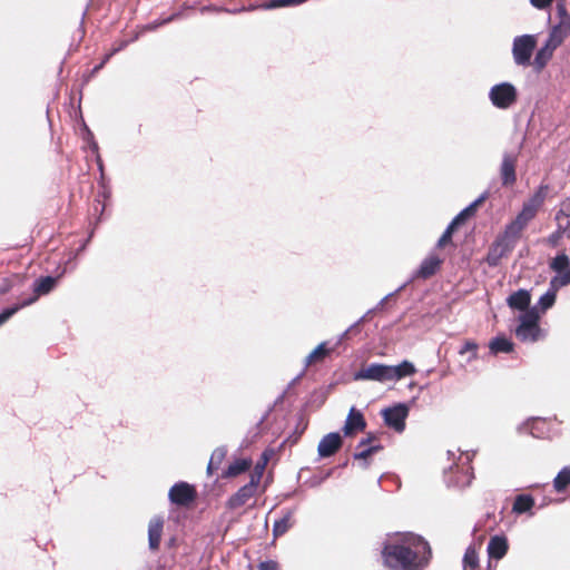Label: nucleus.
Instances as JSON below:
<instances>
[{
	"instance_id": "1",
	"label": "nucleus",
	"mask_w": 570,
	"mask_h": 570,
	"mask_svg": "<svg viewBox=\"0 0 570 570\" xmlns=\"http://www.w3.org/2000/svg\"><path fill=\"white\" fill-rule=\"evenodd\" d=\"M431 558L429 542L412 532L397 534L382 549L383 563L391 570H422Z\"/></svg>"
},
{
	"instance_id": "2",
	"label": "nucleus",
	"mask_w": 570,
	"mask_h": 570,
	"mask_svg": "<svg viewBox=\"0 0 570 570\" xmlns=\"http://www.w3.org/2000/svg\"><path fill=\"white\" fill-rule=\"evenodd\" d=\"M550 190V186L548 184H541L534 194L523 203L520 213L517 217L509 223L505 227L512 230L518 236H522V232L525 229L528 224L534 219L540 208L543 206L548 194Z\"/></svg>"
},
{
	"instance_id": "3",
	"label": "nucleus",
	"mask_w": 570,
	"mask_h": 570,
	"mask_svg": "<svg viewBox=\"0 0 570 570\" xmlns=\"http://www.w3.org/2000/svg\"><path fill=\"white\" fill-rule=\"evenodd\" d=\"M520 238V236L505 227L489 247L485 257L487 264L492 267L498 266L502 258L508 257L512 253Z\"/></svg>"
},
{
	"instance_id": "4",
	"label": "nucleus",
	"mask_w": 570,
	"mask_h": 570,
	"mask_svg": "<svg viewBox=\"0 0 570 570\" xmlns=\"http://www.w3.org/2000/svg\"><path fill=\"white\" fill-rule=\"evenodd\" d=\"M489 98L494 107L508 109L517 102L518 92L513 85L502 82L490 89Z\"/></svg>"
},
{
	"instance_id": "5",
	"label": "nucleus",
	"mask_w": 570,
	"mask_h": 570,
	"mask_svg": "<svg viewBox=\"0 0 570 570\" xmlns=\"http://www.w3.org/2000/svg\"><path fill=\"white\" fill-rule=\"evenodd\" d=\"M537 46V39L532 35L517 37L513 41V58L517 65L528 66Z\"/></svg>"
},
{
	"instance_id": "6",
	"label": "nucleus",
	"mask_w": 570,
	"mask_h": 570,
	"mask_svg": "<svg viewBox=\"0 0 570 570\" xmlns=\"http://www.w3.org/2000/svg\"><path fill=\"white\" fill-rule=\"evenodd\" d=\"M539 317L535 312H527L520 320V325L515 330L517 337L522 342H534L539 338L540 327Z\"/></svg>"
},
{
	"instance_id": "7",
	"label": "nucleus",
	"mask_w": 570,
	"mask_h": 570,
	"mask_svg": "<svg viewBox=\"0 0 570 570\" xmlns=\"http://www.w3.org/2000/svg\"><path fill=\"white\" fill-rule=\"evenodd\" d=\"M168 498L176 505L189 507L197 499V491L194 485L180 481L170 488Z\"/></svg>"
},
{
	"instance_id": "8",
	"label": "nucleus",
	"mask_w": 570,
	"mask_h": 570,
	"mask_svg": "<svg viewBox=\"0 0 570 570\" xmlns=\"http://www.w3.org/2000/svg\"><path fill=\"white\" fill-rule=\"evenodd\" d=\"M570 284V268L564 275H556L551 278L548 291L540 297L539 307L542 312L551 308L557 299V293L560 288Z\"/></svg>"
},
{
	"instance_id": "9",
	"label": "nucleus",
	"mask_w": 570,
	"mask_h": 570,
	"mask_svg": "<svg viewBox=\"0 0 570 570\" xmlns=\"http://www.w3.org/2000/svg\"><path fill=\"white\" fill-rule=\"evenodd\" d=\"M407 414L409 409L404 404H397L382 411V417L385 425L393 429L397 433L404 431Z\"/></svg>"
},
{
	"instance_id": "10",
	"label": "nucleus",
	"mask_w": 570,
	"mask_h": 570,
	"mask_svg": "<svg viewBox=\"0 0 570 570\" xmlns=\"http://www.w3.org/2000/svg\"><path fill=\"white\" fill-rule=\"evenodd\" d=\"M356 380H365V381H376V382H390L392 381L391 376V365L372 363L367 366L362 367L356 374Z\"/></svg>"
},
{
	"instance_id": "11",
	"label": "nucleus",
	"mask_w": 570,
	"mask_h": 570,
	"mask_svg": "<svg viewBox=\"0 0 570 570\" xmlns=\"http://www.w3.org/2000/svg\"><path fill=\"white\" fill-rule=\"evenodd\" d=\"M258 487L254 484V482H248L245 485L240 487L233 495L228 498L225 503L226 509L236 510L253 499L257 493Z\"/></svg>"
},
{
	"instance_id": "12",
	"label": "nucleus",
	"mask_w": 570,
	"mask_h": 570,
	"mask_svg": "<svg viewBox=\"0 0 570 570\" xmlns=\"http://www.w3.org/2000/svg\"><path fill=\"white\" fill-rule=\"evenodd\" d=\"M517 163H518V155L505 153L502 158V163L500 166V177L502 185L508 187L512 186L517 181Z\"/></svg>"
},
{
	"instance_id": "13",
	"label": "nucleus",
	"mask_w": 570,
	"mask_h": 570,
	"mask_svg": "<svg viewBox=\"0 0 570 570\" xmlns=\"http://www.w3.org/2000/svg\"><path fill=\"white\" fill-rule=\"evenodd\" d=\"M365 429L366 420L363 413L355 407H351L342 429L344 435L354 436L357 433L364 432Z\"/></svg>"
},
{
	"instance_id": "14",
	"label": "nucleus",
	"mask_w": 570,
	"mask_h": 570,
	"mask_svg": "<svg viewBox=\"0 0 570 570\" xmlns=\"http://www.w3.org/2000/svg\"><path fill=\"white\" fill-rule=\"evenodd\" d=\"M343 445V440L340 433L332 432L324 435L318 445L317 452L321 458H330L337 453Z\"/></svg>"
},
{
	"instance_id": "15",
	"label": "nucleus",
	"mask_w": 570,
	"mask_h": 570,
	"mask_svg": "<svg viewBox=\"0 0 570 570\" xmlns=\"http://www.w3.org/2000/svg\"><path fill=\"white\" fill-rule=\"evenodd\" d=\"M58 277L45 276L33 283V295L21 301L22 305L33 304L40 296L49 294L56 286Z\"/></svg>"
},
{
	"instance_id": "16",
	"label": "nucleus",
	"mask_w": 570,
	"mask_h": 570,
	"mask_svg": "<svg viewBox=\"0 0 570 570\" xmlns=\"http://www.w3.org/2000/svg\"><path fill=\"white\" fill-rule=\"evenodd\" d=\"M253 466V461L249 458H238L230 462L227 469L222 473L223 479H233L247 471Z\"/></svg>"
},
{
	"instance_id": "17",
	"label": "nucleus",
	"mask_w": 570,
	"mask_h": 570,
	"mask_svg": "<svg viewBox=\"0 0 570 570\" xmlns=\"http://www.w3.org/2000/svg\"><path fill=\"white\" fill-rule=\"evenodd\" d=\"M164 520L160 517L153 518L148 524V542L149 548L154 551L159 549Z\"/></svg>"
},
{
	"instance_id": "18",
	"label": "nucleus",
	"mask_w": 570,
	"mask_h": 570,
	"mask_svg": "<svg viewBox=\"0 0 570 570\" xmlns=\"http://www.w3.org/2000/svg\"><path fill=\"white\" fill-rule=\"evenodd\" d=\"M509 546L505 537L494 535L490 539L488 544L489 558L500 560L508 552Z\"/></svg>"
},
{
	"instance_id": "19",
	"label": "nucleus",
	"mask_w": 570,
	"mask_h": 570,
	"mask_svg": "<svg viewBox=\"0 0 570 570\" xmlns=\"http://www.w3.org/2000/svg\"><path fill=\"white\" fill-rule=\"evenodd\" d=\"M569 33L570 24L568 23V21H559L554 27H552L547 42L558 48L559 46L562 45V42L569 36Z\"/></svg>"
},
{
	"instance_id": "20",
	"label": "nucleus",
	"mask_w": 570,
	"mask_h": 570,
	"mask_svg": "<svg viewBox=\"0 0 570 570\" xmlns=\"http://www.w3.org/2000/svg\"><path fill=\"white\" fill-rule=\"evenodd\" d=\"M441 264H442V259H440L435 255H431V256L426 257L422 262V264L416 273L417 277H421L424 279L430 278L439 271Z\"/></svg>"
},
{
	"instance_id": "21",
	"label": "nucleus",
	"mask_w": 570,
	"mask_h": 570,
	"mask_svg": "<svg viewBox=\"0 0 570 570\" xmlns=\"http://www.w3.org/2000/svg\"><path fill=\"white\" fill-rule=\"evenodd\" d=\"M530 302V293L525 289H519L512 293L508 298L509 306L519 311H525L529 307Z\"/></svg>"
},
{
	"instance_id": "22",
	"label": "nucleus",
	"mask_w": 570,
	"mask_h": 570,
	"mask_svg": "<svg viewBox=\"0 0 570 570\" xmlns=\"http://www.w3.org/2000/svg\"><path fill=\"white\" fill-rule=\"evenodd\" d=\"M331 350L327 347L325 342L318 344L305 358V366H312L318 363H323L324 360L330 355Z\"/></svg>"
},
{
	"instance_id": "23",
	"label": "nucleus",
	"mask_w": 570,
	"mask_h": 570,
	"mask_svg": "<svg viewBox=\"0 0 570 570\" xmlns=\"http://www.w3.org/2000/svg\"><path fill=\"white\" fill-rule=\"evenodd\" d=\"M549 267L551 271L557 273V275H564L570 269V258L566 254V252H560L557 254L554 258H552L549 263Z\"/></svg>"
},
{
	"instance_id": "24",
	"label": "nucleus",
	"mask_w": 570,
	"mask_h": 570,
	"mask_svg": "<svg viewBox=\"0 0 570 570\" xmlns=\"http://www.w3.org/2000/svg\"><path fill=\"white\" fill-rule=\"evenodd\" d=\"M293 512L287 511L284 517L279 520H276L273 525V535L274 539H277L284 535L292 527H293Z\"/></svg>"
},
{
	"instance_id": "25",
	"label": "nucleus",
	"mask_w": 570,
	"mask_h": 570,
	"mask_svg": "<svg viewBox=\"0 0 570 570\" xmlns=\"http://www.w3.org/2000/svg\"><path fill=\"white\" fill-rule=\"evenodd\" d=\"M556 49V47L546 42V45L537 52L533 63L538 70H541L547 66Z\"/></svg>"
},
{
	"instance_id": "26",
	"label": "nucleus",
	"mask_w": 570,
	"mask_h": 570,
	"mask_svg": "<svg viewBox=\"0 0 570 570\" xmlns=\"http://www.w3.org/2000/svg\"><path fill=\"white\" fill-rule=\"evenodd\" d=\"M416 372L414 365L409 361H403L401 364L391 365L392 381H399L403 377L411 376Z\"/></svg>"
},
{
	"instance_id": "27",
	"label": "nucleus",
	"mask_w": 570,
	"mask_h": 570,
	"mask_svg": "<svg viewBox=\"0 0 570 570\" xmlns=\"http://www.w3.org/2000/svg\"><path fill=\"white\" fill-rule=\"evenodd\" d=\"M227 454V450L225 448H217L213 451L209 462L207 464V474L212 475L215 471H217L222 463L224 462Z\"/></svg>"
},
{
	"instance_id": "28",
	"label": "nucleus",
	"mask_w": 570,
	"mask_h": 570,
	"mask_svg": "<svg viewBox=\"0 0 570 570\" xmlns=\"http://www.w3.org/2000/svg\"><path fill=\"white\" fill-rule=\"evenodd\" d=\"M533 505L534 499L530 494H519L513 502L512 511L521 514L530 511Z\"/></svg>"
},
{
	"instance_id": "29",
	"label": "nucleus",
	"mask_w": 570,
	"mask_h": 570,
	"mask_svg": "<svg viewBox=\"0 0 570 570\" xmlns=\"http://www.w3.org/2000/svg\"><path fill=\"white\" fill-rule=\"evenodd\" d=\"M492 354L510 353L513 351V343L505 337H495L489 344Z\"/></svg>"
},
{
	"instance_id": "30",
	"label": "nucleus",
	"mask_w": 570,
	"mask_h": 570,
	"mask_svg": "<svg viewBox=\"0 0 570 570\" xmlns=\"http://www.w3.org/2000/svg\"><path fill=\"white\" fill-rule=\"evenodd\" d=\"M267 463H268V456H267L266 452H264L262 454L261 460L255 464L253 471L250 472L249 482H254V484L257 487L259 485Z\"/></svg>"
},
{
	"instance_id": "31",
	"label": "nucleus",
	"mask_w": 570,
	"mask_h": 570,
	"mask_svg": "<svg viewBox=\"0 0 570 570\" xmlns=\"http://www.w3.org/2000/svg\"><path fill=\"white\" fill-rule=\"evenodd\" d=\"M479 567V554L474 546H469L463 556V570H476Z\"/></svg>"
},
{
	"instance_id": "32",
	"label": "nucleus",
	"mask_w": 570,
	"mask_h": 570,
	"mask_svg": "<svg viewBox=\"0 0 570 570\" xmlns=\"http://www.w3.org/2000/svg\"><path fill=\"white\" fill-rule=\"evenodd\" d=\"M570 484V466H564L559 471L553 480V488L558 493L563 492Z\"/></svg>"
},
{
	"instance_id": "33",
	"label": "nucleus",
	"mask_w": 570,
	"mask_h": 570,
	"mask_svg": "<svg viewBox=\"0 0 570 570\" xmlns=\"http://www.w3.org/2000/svg\"><path fill=\"white\" fill-rule=\"evenodd\" d=\"M484 197H480L470 204L466 208H464L459 215H456L453 220L459 225H462L469 217L473 216L478 209V207L483 203Z\"/></svg>"
},
{
	"instance_id": "34",
	"label": "nucleus",
	"mask_w": 570,
	"mask_h": 570,
	"mask_svg": "<svg viewBox=\"0 0 570 570\" xmlns=\"http://www.w3.org/2000/svg\"><path fill=\"white\" fill-rule=\"evenodd\" d=\"M381 450H383L381 444H368L363 449L356 448V452L353 454V458L354 460H367L370 456L380 452Z\"/></svg>"
},
{
	"instance_id": "35",
	"label": "nucleus",
	"mask_w": 570,
	"mask_h": 570,
	"mask_svg": "<svg viewBox=\"0 0 570 570\" xmlns=\"http://www.w3.org/2000/svg\"><path fill=\"white\" fill-rule=\"evenodd\" d=\"M478 347L479 346L474 341L468 340L463 343V345L459 350V354L463 356L469 353L470 355L468 357V362H471V361L478 358Z\"/></svg>"
},
{
	"instance_id": "36",
	"label": "nucleus",
	"mask_w": 570,
	"mask_h": 570,
	"mask_svg": "<svg viewBox=\"0 0 570 570\" xmlns=\"http://www.w3.org/2000/svg\"><path fill=\"white\" fill-rule=\"evenodd\" d=\"M459 226L460 225L456 222L452 220L444 230V233L442 234V236L440 237L438 242V247L443 248L448 244H450L452 242L453 233L456 230Z\"/></svg>"
},
{
	"instance_id": "37",
	"label": "nucleus",
	"mask_w": 570,
	"mask_h": 570,
	"mask_svg": "<svg viewBox=\"0 0 570 570\" xmlns=\"http://www.w3.org/2000/svg\"><path fill=\"white\" fill-rule=\"evenodd\" d=\"M137 37L132 38V39H121V40H116L114 43H112V48L111 50L104 57V62H108L109 59L118 53L119 51L124 50L131 41L136 40Z\"/></svg>"
},
{
	"instance_id": "38",
	"label": "nucleus",
	"mask_w": 570,
	"mask_h": 570,
	"mask_svg": "<svg viewBox=\"0 0 570 570\" xmlns=\"http://www.w3.org/2000/svg\"><path fill=\"white\" fill-rule=\"evenodd\" d=\"M554 220L557 223V228L560 229V232L566 233V236L570 238V217L556 213Z\"/></svg>"
},
{
	"instance_id": "39",
	"label": "nucleus",
	"mask_w": 570,
	"mask_h": 570,
	"mask_svg": "<svg viewBox=\"0 0 570 570\" xmlns=\"http://www.w3.org/2000/svg\"><path fill=\"white\" fill-rule=\"evenodd\" d=\"M23 307H26V306L22 305V302H20V303L12 305L11 307L3 309L0 313V325L6 323L10 317H12L17 312H19Z\"/></svg>"
},
{
	"instance_id": "40",
	"label": "nucleus",
	"mask_w": 570,
	"mask_h": 570,
	"mask_svg": "<svg viewBox=\"0 0 570 570\" xmlns=\"http://www.w3.org/2000/svg\"><path fill=\"white\" fill-rule=\"evenodd\" d=\"M306 0H271L268 3L264 4L265 9H274L286 6H295L305 2Z\"/></svg>"
},
{
	"instance_id": "41",
	"label": "nucleus",
	"mask_w": 570,
	"mask_h": 570,
	"mask_svg": "<svg viewBox=\"0 0 570 570\" xmlns=\"http://www.w3.org/2000/svg\"><path fill=\"white\" fill-rule=\"evenodd\" d=\"M566 235V233L560 232V229H556L552 234H550L546 239L544 243L549 245L550 247H557L561 240V238Z\"/></svg>"
},
{
	"instance_id": "42",
	"label": "nucleus",
	"mask_w": 570,
	"mask_h": 570,
	"mask_svg": "<svg viewBox=\"0 0 570 570\" xmlns=\"http://www.w3.org/2000/svg\"><path fill=\"white\" fill-rule=\"evenodd\" d=\"M176 17H177V14H171L170 17H168L166 19L153 21L151 23L146 26V30L154 31L157 28H159V27H161V26H164L166 23L171 22Z\"/></svg>"
},
{
	"instance_id": "43",
	"label": "nucleus",
	"mask_w": 570,
	"mask_h": 570,
	"mask_svg": "<svg viewBox=\"0 0 570 570\" xmlns=\"http://www.w3.org/2000/svg\"><path fill=\"white\" fill-rule=\"evenodd\" d=\"M377 441H379V439H377L376 434L367 433L366 438L362 439L358 442L357 449H363L364 446H366L368 444H380Z\"/></svg>"
},
{
	"instance_id": "44",
	"label": "nucleus",
	"mask_w": 570,
	"mask_h": 570,
	"mask_svg": "<svg viewBox=\"0 0 570 570\" xmlns=\"http://www.w3.org/2000/svg\"><path fill=\"white\" fill-rule=\"evenodd\" d=\"M557 14L559 17V21L566 22V20H567L568 23L570 24V14L567 12L564 3L559 2L557 4Z\"/></svg>"
},
{
	"instance_id": "45",
	"label": "nucleus",
	"mask_w": 570,
	"mask_h": 570,
	"mask_svg": "<svg viewBox=\"0 0 570 570\" xmlns=\"http://www.w3.org/2000/svg\"><path fill=\"white\" fill-rule=\"evenodd\" d=\"M257 570H279V564L274 560H266L257 566Z\"/></svg>"
},
{
	"instance_id": "46",
	"label": "nucleus",
	"mask_w": 570,
	"mask_h": 570,
	"mask_svg": "<svg viewBox=\"0 0 570 570\" xmlns=\"http://www.w3.org/2000/svg\"><path fill=\"white\" fill-rule=\"evenodd\" d=\"M559 214L563 216L570 217V197L564 198L559 206L558 212Z\"/></svg>"
},
{
	"instance_id": "47",
	"label": "nucleus",
	"mask_w": 570,
	"mask_h": 570,
	"mask_svg": "<svg viewBox=\"0 0 570 570\" xmlns=\"http://www.w3.org/2000/svg\"><path fill=\"white\" fill-rule=\"evenodd\" d=\"M531 4L538 9H546L551 6L553 0H530Z\"/></svg>"
},
{
	"instance_id": "48",
	"label": "nucleus",
	"mask_w": 570,
	"mask_h": 570,
	"mask_svg": "<svg viewBox=\"0 0 570 570\" xmlns=\"http://www.w3.org/2000/svg\"><path fill=\"white\" fill-rule=\"evenodd\" d=\"M18 279H19V277H18V276H13L12 278L7 279V281L4 282V284L0 287V293H1V294H6V293H8V292L11 289L13 282H14V281H18Z\"/></svg>"
},
{
	"instance_id": "49",
	"label": "nucleus",
	"mask_w": 570,
	"mask_h": 570,
	"mask_svg": "<svg viewBox=\"0 0 570 570\" xmlns=\"http://www.w3.org/2000/svg\"><path fill=\"white\" fill-rule=\"evenodd\" d=\"M106 63L107 62H104V60H102L98 66L95 67L94 71L96 72V71L100 70Z\"/></svg>"
}]
</instances>
